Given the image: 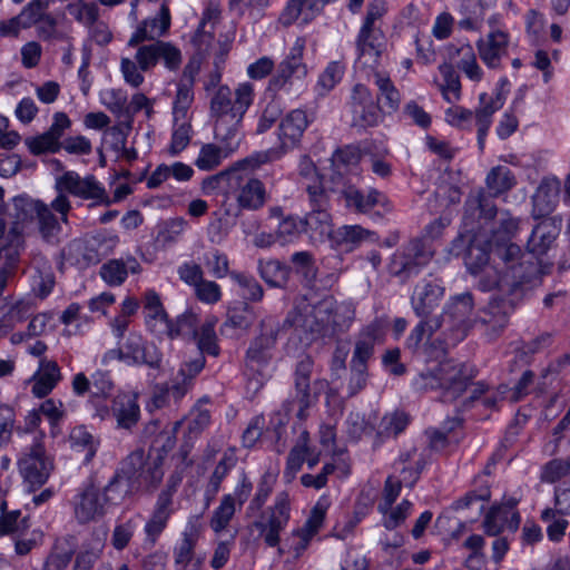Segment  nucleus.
Instances as JSON below:
<instances>
[{
    "label": "nucleus",
    "mask_w": 570,
    "mask_h": 570,
    "mask_svg": "<svg viewBox=\"0 0 570 570\" xmlns=\"http://www.w3.org/2000/svg\"><path fill=\"white\" fill-rule=\"evenodd\" d=\"M520 255L517 244L493 245L473 238L464 252L468 271L479 276L478 288L482 292L497 289L476 321L485 326L490 338L499 337L509 324L511 314L525 295L538 285V264L531 256Z\"/></svg>",
    "instance_id": "1"
},
{
    "label": "nucleus",
    "mask_w": 570,
    "mask_h": 570,
    "mask_svg": "<svg viewBox=\"0 0 570 570\" xmlns=\"http://www.w3.org/2000/svg\"><path fill=\"white\" fill-rule=\"evenodd\" d=\"M281 157L274 148L255 153L238 161L237 175L232 177L229 195L236 200L239 210L256 212L265 206L269 199L265 185L258 178L250 176L246 169H255L263 164Z\"/></svg>",
    "instance_id": "2"
},
{
    "label": "nucleus",
    "mask_w": 570,
    "mask_h": 570,
    "mask_svg": "<svg viewBox=\"0 0 570 570\" xmlns=\"http://www.w3.org/2000/svg\"><path fill=\"white\" fill-rule=\"evenodd\" d=\"M53 212L51 203L48 205L40 199H33L26 195L16 196L12 199V208L9 213L12 227L8 234L22 237L23 232L37 222V228L42 240L48 244H56L61 232V220Z\"/></svg>",
    "instance_id": "3"
},
{
    "label": "nucleus",
    "mask_w": 570,
    "mask_h": 570,
    "mask_svg": "<svg viewBox=\"0 0 570 570\" xmlns=\"http://www.w3.org/2000/svg\"><path fill=\"white\" fill-rule=\"evenodd\" d=\"M55 189L58 195L51 202V208L60 215L62 224H68V214L71 210V203L67 194L82 199H91L95 205L108 206L111 203L104 186L92 175L80 177L76 171H65L56 178Z\"/></svg>",
    "instance_id": "4"
},
{
    "label": "nucleus",
    "mask_w": 570,
    "mask_h": 570,
    "mask_svg": "<svg viewBox=\"0 0 570 570\" xmlns=\"http://www.w3.org/2000/svg\"><path fill=\"white\" fill-rule=\"evenodd\" d=\"M215 322L207 321L197 332V337L194 341L197 344L198 353L195 357L185 361L177 374L173 377L171 385L168 387V394L176 401L180 400L193 386L194 379L202 372L205 366V356L207 353L217 356L219 347L217 345V336L215 333Z\"/></svg>",
    "instance_id": "5"
},
{
    "label": "nucleus",
    "mask_w": 570,
    "mask_h": 570,
    "mask_svg": "<svg viewBox=\"0 0 570 570\" xmlns=\"http://www.w3.org/2000/svg\"><path fill=\"white\" fill-rule=\"evenodd\" d=\"M470 377L463 372V365L453 361L441 362L433 371L421 372L414 380L417 391L441 389V401L454 402L465 392Z\"/></svg>",
    "instance_id": "6"
},
{
    "label": "nucleus",
    "mask_w": 570,
    "mask_h": 570,
    "mask_svg": "<svg viewBox=\"0 0 570 570\" xmlns=\"http://www.w3.org/2000/svg\"><path fill=\"white\" fill-rule=\"evenodd\" d=\"M289 519L291 500L288 493L283 491L276 494L274 504L264 510L253 522V528L258 531L267 547H277L278 553L282 556L285 551L279 547L281 533L288 524Z\"/></svg>",
    "instance_id": "7"
},
{
    "label": "nucleus",
    "mask_w": 570,
    "mask_h": 570,
    "mask_svg": "<svg viewBox=\"0 0 570 570\" xmlns=\"http://www.w3.org/2000/svg\"><path fill=\"white\" fill-rule=\"evenodd\" d=\"M473 308V296L469 292L455 295L448 302L443 313L439 317L442 321V326H445L446 332L450 333L449 344H458L461 342L473 324L480 325L483 328V333H485V326L476 322L480 314L474 321L471 320L470 316ZM484 335L491 340L487 334Z\"/></svg>",
    "instance_id": "8"
},
{
    "label": "nucleus",
    "mask_w": 570,
    "mask_h": 570,
    "mask_svg": "<svg viewBox=\"0 0 570 570\" xmlns=\"http://www.w3.org/2000/svg\"><path fill=\"white\" fill-rule=\"evenodd\" d=\"M432 253L421 239H412L401 249L396 250L389 263V273L401 284L419 276L422 268L429 264Z\"/></svg>",
    "instance_id": "9"
},
{
    "label": "nucleus",
    "mask_w": 570,
    "mask_h": 570,
    "mask_svg": "<svg viewBox=\"0 0 570 570\" xmlns=\"http://www.w3.org/2000/svg\"><path fill=\"white\" fill-rule=\"evenodd\" d=\"M314 362L311 356H304L296 365L294 390L295 394L284 403L287 414L297 407L296 416L305 420L306 410L316 401V396L311 393V374Z\"/></svg>",
    "instance_id": "10"
},
{
    "label": "nucleus",
    "mask_w": 570,
    "mask_h": 570,
    "mask_svg": "<svg viewBox=\"0 0 570 570\" xmlns=\"http://www.w3.org/2000/svg\"><path fill=\"white\" fill-rule=\"evenodd\" d=\"M19 470L30 490L43 485L53 470V461L41 443L31 445L19 460Z\"/></svg>",
    "instance_id": "11"
},
{
    "label": "nucleus",
    "mask_w": 570,
    "mask_h": 570,
    "mask_svg": "<svg viewBox=\"0 0 570 570\" xmlns=\"http://www.w3.org/2000/svg\"><path fill=\"white\" fill-rule=\"evenodd\" d=\"M352 126L366 129L382 121L381 105L375 102L370 89L356 83L351 94Z\"/></svg>",
    "instance_id": "12"
},
{
    "label": "nucleus",
    "mask_w": 570,
    "mask_h": 570,
    "mask_svg": "<svg viewBox=\"0 0 570 570\" xmlns=\"http://www.w3.org/2000/svg\"><path fill=\"white\" fill-rule=\"evenodd\" d=\"M135 59L142 71H149L158 61H163L169 70H177L181 63V52L170 42L156 40L149 45L140 46Z\"/></svg>",
    "instance_id": "13"
},
{
    "label": "nucleus",
    "mask_w": 570,
    "mask_h": 570,
    "mask_svg": "<svg viewBox=\"0 0 570 570\" xmlns=\"http://www.w3.org/2000/svg\"><path fill=\"white\" fill-rule=\"evenodd\" d=\"M508 85L505 79L500 81L499 87L491 95L482 92L479 96V107L474 111L475 124L478 127V145L482 150L484 148L485 137L492 124V116L500 110L505 101L508 91L504 87Z\"/></svg>",
    "instance_id": "14"
},
{
    "label": "nucleus",
    "mask_w": 570,
    "mask_h": 570,
    "mask_svg": "<svg viewBox=\"0 0 570 570\" xmlns=\"http://www.w3.org/2000/svg\"><path fill=\"white\" fill-rule=\"evenodd\" d=\"M125 364L129 366L147 365L150 368H159L161 364V353L144 337L131 332L122 343Z\"/></svg>",
    "instance_id": "15"
},
{
    "label": "nucleus",
    "mask_w": 570,
    "mask_h": 570,
    "mask_svg": "<svg viewBox=\"0 0 570 570\" xmlns=\"http://www.w3.org/2000/svg\"><path fill=\"white\" fill-rule=\"evenodd\" d=\"M70 126L71 121L65 112H56L53 122L47 131L26 139L29 151L35 156L58 153L60 150V139Z\"/></svg>",
    "instance_id": "16"
},
{
    "label": "nucleus",
    "mask_w": 570,
    "mask_h": 570,
    "mask_svg": "<svg viewBox=\"0 0 570 570\" xmlns=\"http://www.w3.org/2000/svg\"><path fill=\"white\" fill-rule=\"evenodd\" d=\"M281 324L274 317H265L259 323V335L249 344L246 356L247 361L256 364H265L272 357V350L275 347Z\"/></svg>",
    "instance_id": "17"
},
{
    "label": "nucleus",
    "mask_w": 570,
    "mask_h": 570,
    "mask_svg": "<svg viewBox=\"0 0 570 570\" xmlns=\"http://www.w3.org/2000/svg\"><path fill=\"white\" fill-rule=\"evenodd\" d=\"M243 94L246 101L244 106L245 114L253 101V86L248 82L240 83L235 90V99H233L232 90L227 86H219L210 101L213 116H215L216 119L235 116V108L239 105Z\"/></svg>",
    "instance_id": "18"
},
{
    "label": "nucleus",
    "mask_w": 570,
    "mask_h": 570,
    "mask_svg": "<svg viewBox=\"0 0 570 570\" xmlns=\"http://www.w3.org/2000/svg\"><path fill=\"white\" fill-rule=\"evenodd\" d=\"M444 295V287L436 279H423L414 288L411 305L420 318L433 317L432 312L439 306Z\"/></svg>",
    "instance_id": "19"
},
{
    "label": "nucleus",
    "mask_w": 570,
    "mask_h": 570,
    "mask_svg": "<svg viewBox=\"0 0 570 570\" xmlns=\"http://www.w3.org/2000/svg\"><path fill=\"white\" fill-rule=\"evenodd\" d=\"M243 97L245 96L243 95ZM245 99L240 98L239 105L235 108V116L218 118L215 121V137L222 142V147L225 148V156H229L235 151L242 140L240 124L245 115Z\"/></svg>",
    "instance_id": "20"
},
{
    "label": "nucleus",
    "mask_w": 570,
    "mask_h": 570,
    "mask_svg": "<svg viewBox=\"0 0 570 570\" xmlns=\"http://www.w3.org/2000/svg\"><path fill=\"white\" fill-rule=\"evenodd\" d=\"M304 41L302 39H297L294 46L291 48L289 53L278 65L277 72L271 80L272 87L281 89L288 82L289 79H302L307 75V68L302 61Z\"/></svg>",
    "instance_id": "21"
},
{
    "label": "nucleus",
    "mask_w": 570,
    "mask_h": 570,
    "mask_svg": "<svg viewBox=\"0 0 570 570\" xmlns=\"http://www.w3.org/2000/svg\"><path fill=\"white\" fill-rule=\"evenodd\" d=\"M559 234V227L551 219H543L532 230L528 239V253L520 255L515 263L523 256H531L539 265L538 256L543 255L550 248ZM540 279V269L538 268V281Z\"/></svg>",
    "instance_id": "22"
},
{
    "label": "nucleus",
    "mask_w": 570,
    "mask_h": 570,
    "mask_svg": "<svg viewBox=\"0 0 570 570\" xmlns=\"http://www.w3.org/2000/svg\"><path fill=\"white\" fill-rule=\"evenodd\" d=\"M170 27V12L166 2L160 7L157 17L144 20L128 41V46L136 47L147 40H155L167 32Z\"/></svg>",
    "instance_id": "23"
},
{
    "label": "nucleus",
    "mask_w": 570,
    "mask_h": 570,
    "mask_svg": "<svg viewBox=\"0 0 570 570\" xmlns=\"http://www.w3.org/2000/svg\"><path fill=\"white\" fill-rule=\"evenodd\" d=\"M508 43L507 32L501 29L490 30L489 35L476 43L481 60L490 68H498L507 52Z\"/></svg>",
    "instance_id": "24"
},
{
    "label": "nucleus",
    "mask_w": 570,
    "mask_h": 570,
    "mask_svg": "<svg viewBox=\"0 0 570 570\" xmlns=\"http://www.w3.org/2000/svg\"><path fill=\"white\" fill-rule=\"evenodd\" d=\"M326 513V505L322 502H317L312 509L311 515L302 528H298L292 532V538L297 539V542L291 544V549L294 551V557L299 558L309 544L311 539L317 533L321 525L323 524Z\"/></svg>",
    "instance_id": "25"
},
{
    "label": "nucleus",
    "mask_w": 570,
    "mask_h": 570,
    "mask_svg": "<svg viewBox=\"0 0 570 570\" xmlns=\"http://www.w3.org/2000/svg\"><path fill=\"white\" fill-rule=\"evenodd\" d=\"M307 116L305 111L296 109L291 111L279 125V139L282 146L277 149L281 156L288 147L294 146L302 137L307 127Z\"/></svg>",
    "instance_id": "26"
},
{
    "label": "nucleus",
    "mask_w": 570,
    "mask_h": 570,
    "mask_svg": "<svg viewBox=\"0 0 570 570\" xmlns=\"http://www.w3.org/2000/svg\"><path fill=\"white\" fill-rule=\"evenodd\" d=\"M105 503L98 490L89 487L78 495V500L75 503V515L80 523L92 521L104 515Z\"/></svg>",
    "instance_id": "27"
},
{
    "label": "nucleus",
    "mask_w": 570,
    "mask_h": 570,
    "mask_svg": "<svg viewBox=\"0 0 570 570\" xmlns=\"http://www.w3.org/2000/svg\"><path fill=\"white\" fill-rule=\"evenodd\" d=\"M111 411L119 428L131 429L137 424L140 417L137 395L131 393H119L112 401Z\"/></svg>",
    "instance_id": "28"
},
{
    "label": "nucleus",
    "mask_w": 570,
    "mask_h": 570,
    "mask_svg": "<svg viewBox=\"0 0 570 570\" xmlns=\"http://www.w3.org/2000/svg\"><path fill=\"white\" fill-rule=\"evenodd\" d=\"M356 48L360 59H365V63L375 65L384 49V35L377 28L366 29L365 32L361 28Z\"/></svg>",
    "instance_id": "29"
},
{
    "label": "nucleus",
    "mask_w": 570,
    "mask_h": 570,
    "mask_svg": "<svg viewBox=\"0 0 570 570\" xmlns=\"http://www.w3.org/2000/svg\"><path fill=\"white\" fill-rule=\"evenodd\" d=\"M379 338L380 325L377 323L374 322L364 327L356 338L350 364L367 366V362L374 355V347Z\"/></svg>",
    "instance_id": "30"
},
{
    "label": "nucleus",
    "mask_w": 570,
    "mask_h": 570,
    "mask_svg": "<svg viewBox=\"0 0 570 570\" xmlns=\"http://www.w3.org/2000/svg\"><path fill=\"white\" fill-rule=\"evenodd\" d=\"M61 380L60 367L57 362L41 358L39 368L33 375L32 393L37 397L47 396Z\"/></svg>",
    "instance_id": "31"
},
{
    "label": "nucleus",
    "mask_w": 570,
    "mask_h": 570,
    "mask_svg": "<svg viewBox=\"0 0 570 570\" xmlns=\"http://www.w3.org/2000/svg\"><path fill=\"white\" fill-rule=\"evenodd\" d=\"M147 325L153 332L167 333L171 335V323L165 312L158 294L149 291L145 296V305Z\"/></svg>",
    "instance_id": "32"
},
{
    "label": "nucleus",
    "mask_w": 570,
    "mask_h": 570,
    "mask_svg": "<svg viewBox=\"0 0 570 570\" xmlns=\"http://www.w3.org/2000/svg\"><path fill=\"white\" fill-rule=\"evenodd\" d=\"M373 81L379 90L375 102H377L379 105L382 102V112L391 115L397 111L401 104V94L394 86L390 77L384 76L380 72H375L373 75Z\"/></svg>",
    "instance_id": "33"
},
{
    "label": "nucleus",
    "mask_w": 570,
    "mask_h": 570,
    "mask_svg": "<svg viewBox=\"0 0 570 570\" xmlns=\"http://www.w3.org/2000/svg\"><path fill=\"white\" fill-rule=\"evenodd\" d=\"M8 244L0 249V276H2L6 282H8L9 277L14 275L20 262V255L24 248L22 237L8 234Z\"/></svg>",
    "instance_id": "34"
},
{
    "label": "nucleus",
    "mask_w": 570,
    "mask_h": 570,
    "mask_svg": "<svg viewBox=\"0 0 570 570\" xmlns=\"http://www.w3.org/2000/svg\"><path fill=\"white\" fill-rule=\"evenodd\" d=\"M140 487L128 478L116 472L104 489V501L110 504H119L125 498L132 494Z\"/></svg>",
    "instance_id": "35"
},
{
    "label": "nucleus",
    "mask_w": 570,
    "mask_h": 570,
    "mask_svg": "<svg viewBox=\"0 0 570 570\" xmlns=\"http://www.w3.org/2000/svg\"><path fill=\"white\" fill-rule=\"evenodd\" d=\"M305 233L312 238H323L332 233V216L328 209H312L302 218Z\"/></svg>",
    "instance_id": "36"
},
{
    "label": "nucleus",
    "mask_w": 570,
    "mask_h": 570,
    "mask_svg": "<svg viewBox=\"0 0 570 570\" xmlns=\"http://www.w3.org/2000/svg\"><path fill=\"white\" fill-rule=\"evenodd\" d=\"M334 312V301L332 298H324L313 306L312 316L314 324L309 325L313 333L327 335L331 334V325H340L332 318Z\"/></svg>",
    "instance_id": "37"
},
{
    "label": "nucleus",
    "mask_w": 570,
    "mask_h": 570,
    "mask_svg": "<svg viewBox=\"0 0 570 570\" xmlns=\"http://www.w3.org/2000/svg\"><path fill=\"white\" fill-rule=\"evenodd\" d=\"M559 196V183L558 181H542L533 196L534 210L540 216L550 214Z\"/></svg>",
    "instance_id": "38"
},
{
    "label": "nucleus",
    "mask_w": 570,
    "mask_h": 570,
    "mask_svg": "<svg viewBox=\"0 0 570 570\" xmlns=\"http://www.w3.org/2000/svg\"><path fill=\"white\" fill-rule=\"evenodd\" d=\"M258 273L272 287H284L289 278L291 268L277 259L259 261Z\"/></svg>",
    "instance_id": "39"
},
{
    "label": "nucleus",
    "mask_w": 570,
    "mask_h": 570,
    "mask_svg": "<svg viewBox=\"0 0 570 570\" xmlns=\"http://www.w3.org/2000/svg\"><path fill=\"white\" fill-rule=\"evenodd\" d=\"M361 157L362 153L357 146L347 145L333 154L332 167L347 170L358 177Z\"/></svg>",
    "instance_id": "40"
},
{
    "label": "nucleus",
    "mask_w": 570,
    "mask_h": 570,
    "mask_svg": "<svg viewBox=\"0 0 570 570\" xmlns=\"http://www.w3.org/2000/svg\"><path fill=\"white\" fill-rule=\"evenodd\" d=\"M335 240L341 245H346L350 249L365 239L376 242L379 237L374 232L365 229L358 225H345L340 227L334 235Z\"/></svg>",
    "instance_id": "41"
},
{
    "label": "nucleus",
    "mask_w": 570,
    "mask_h": 570,
    "mask_svg": "<svg viewBox=\"0 0 570 570\" xmlns=\"http://www.w3.org/2000/svg\"><path fill=\"white\" fill-rule=\"evenodd\" d=\"M147 464L144 450L131 452L120 464L118 473L141 487V476Z\"/></svg>",
    "instance_id": "42"
},
{
    "label": "nucleus",
    "mask_w": 570,
    "mask_h": 570,
    "mask_svg": "<svg viewBox=\"0 0 570 570\" xmlns=\"http://www.w3.org/2000/svg\"><path fill=\"white\" fill-rule=\"evenodd\" d=\"M441 327L442 321L440 317L421 318L419 324L412 330L410 336L407 337V347L412 351H416L420 347L421 342L423 341V337L425 335H428L430 338L432 334L440 330Z\"/></svg>",
    "instance_id": "43"
},
{
    "label": "nucleus",
    "mask_w": 570,
    "mask_h": 570,
    "mask_svg": "<svg viewBox=\"0 0 570 570\" xmlns=\"http://www.w3.org/2000/svg\"><path fill=\"white\" fill-rule=\"evenodd\" d=\"M514 185V177L509 168L498 166L487 176V186L493 196L508 191Z\"/></svg>",
    "instance_id": "44"
},
{
    "label": "nucleus",
    "mask_w": 570,
    "mask_h": 570,
    "mask_svg": "<svg viewBox=\"0 0 570 570\" xmlns=\"http://www.w3.org/2000/svg\"><path fill=\"white\" fill-rule=\"evenodd\" d=\"M424 468L425 462L422 460L417 462V468L414 471L413 476L411 479H407V476L405 475V469L401 470V478L395 482L393 481L392 476H389L384 485V499L392 501L394 503L400 494L402 484L412 488L419 480V476Z\"/></svg>",
    "instance_id": "45"
},
{
    "label": "nucleus",
    "mask_w": 570,
    "mask_h": 570,
    "mask_svg": "<svg viewBox=\"0 0 570 570\" xmlns=\"http://www.w3.org/2000/svg\"><path fill=\"white\" fill-rule=\"evenodd\" d=\"M236 464V458L233 453H224L223 458L217 463L206 490L208 501L213 499L220 488L222 481L228 474L230 469Z\"/></svg>",
    "instance_id": "46"
},
{
    "label": "nucleus",
    "mask_w": 570,
    "mask_h": 570,
    "mask_svg": "<svg viewBox=\"0 0 570 570\" xmlns=\"http://www.w3.org/2000/svg\"><path fill=\"white\" fill-rule=\"evenodd\" d=\"M303 233H305V230L302 218L294 215L283 217L276 229L278 243L282 245L294 242Z\"/></svg>",
    "instance_id": "47"
},
{
    "label": "nucleus",
    "mask_w": 570,
    "mask_h": 570,
    "mask_svg": "<svg viewBox=\"0 0 570 570\" xmlns=\"http://www.w3.org/2000/svg\"><path fill=\"white\" fill-rule=\"evenodd\" d=\"M509 514L508 507H492L483 521L485 533L491 537L499 535L507 528Z\"/></svg>",
    "instance_id": "48"
},
{
    "label": "nucleus",
    "mask_w": 570,
    "mask_h": 570,
    "mask_svg": "<svg viewBox=\"0 0 570 570\" xmlns=\"http://www.w3.org/2000/svg\"><path fill=\"white\" fill-rule=\"evenodd\" d=\"M353 177H355L352 173L332 167V174L328 178H323L321 181L327 186L333 195H341L345 197L348 189H351L353 184Z\"/></svg>",
    "instance_id": "49"
},
{
    "label": "nucleus",
    "mask_w": 570,
    "mask_h": 570,
    "mask_svg": "<svg viewBox=\"0 0 570 570\" xmlns=\"http://www.w3.org/2000/svg\"><path fill=\"white\" fill-rule=\"evenodd\" d=\"M492 194L488 195L483 190L476 191L474 195H471L465 203L466 213H474L479 210L480 216L485 219H492L497 215V207L492 199Z\"/></svg>",
    "instance_id": "50"
},
{
    "label": "nucleus",
    "mask_w": 570,
    "mask_h": 570,
    "mask_svg": "<svg viewBox=\"0 0 570 570\" xmlns=\"http://www.w3.org/2000/svg\"><path fill=\"white\" fill-rule=\"evenodd\" d=\"M255 321V313L247 303L229 308L224 326L248 330Z\"/></svg>",
    "instance_id": "51"
},
{
    "label": "nucleus",
    "mask_w": 570,
    "mask_h": 570,
    "mask_svg": "<svg viewBox=\"0 0 570 570\" xmlns=\"http://www.w3.org/2000/svg\"><path fill=\"white\" fill-rule=\"evenodd\" d=\"M234 497L226 494L222 498L219 507L214 511L210 527L215 532L224 530L235 513Z\"/></svg>",
    "instance_id": "52"
},
{
    "label": "nucleus",
    "mask_w": 570,
    "mask_h": 570,
    "mask_svg": "<svg viewBox=\"0 0 570 570\" xmlns=\"http://www.w3.org/2000/svg\"><path fill=\"white\" fill-rule=\"evenodd\" d=\"M117 242L116 237H105V236H92L86 240V253L83 255L85 259L89 263H98L100 262L102 256L108 255L109 253V244L112 246Z\"/></svg>",
    "instance_id": "53"
},
{
    "label": "nucleus",
    "mask_w": 570,
    "mask_h": 570,
    "mask_svg": "<svg viewBox=\"0 0 570 570\" xmlns=\"http://www.w3.org/2000/svg\"><path fill=\"white\" fill-rule=\"evenodd\" d=\"M225 148L214 144H206L202 147L195 165L202 170H212L216 168L226 158Z\"/></svg>",
    "instance_id": "54"
},
{
    "label": "nucleus",
    "mask_w": 570,
    "mask_h": 570,
    "mask_svg": "<svg viewBox=\"0 0 570 570\" xmlns=\"http://www.w3.org/2000/svg\"><path fill=\"white\" fill-rule=\"evenodd\" d=\"M343 75L344 67L340 62H330L318 78L316 85V90L318 95L324 96L328 91H331L336 86V83L341 81Z\"/></svg>",
    "instance_id": "55"
},
{
    "label": "nucleus",
    "mask_w": 570,
    "mask_h": 570,
    "mask_svg": "<svg viewBox=\"0 0 570 570\" xmlns=\"http://www.w3.org/2000/svg\"><path fill=\"white\" fill-rule=\"evenodd\" d=\"M29 311V303L22 301L9 306L8 311L0 320V332L6 334L13 328L17 323L23 322L27 318Z\"/></svg>",
    "instance_id": "56"
},
{
    "label": "nucleus",
    "mask_w": 570,
    "mask_h": 570,
    "mask_svg": "<svg viewBox=\"0 0 570 570\" xmlns=\"http://www.w3.org/2000/svg\"><path fill=\"white\" fill-rule=\"evenodd\" d=\"M346 434L350 440L357 442L363 435L371 434L374 426L358 412H351L345 421Z\"/></svg>",
    "instance_id": "57"
},
{
    "label": "nucleus",
    "mask_w": 570,
    "mask_h": 570,
    "mask_svg": "<svg viewBox=\"0 0 570 570\" xmlns=\"http://www.w3.org/2000/svg\"><path fill=\"white\" fill-rule=\"evenodd\" d=\"M275 478L269 472H265L257 484L254 498L250 500L247 510L249 512L259 511L273 491Z\"/></svg>",
    "instance_id": "58"
},
{
    "label": "nucleus",
    "mask_w": 570,
    "mask_h": 570,
    "mask_svg": "<svg viewBox=\"0 0 570 570\" xmlns=\"http://www.w3.org/2000/svg\"><path fill=\"white\" fill-rule=\"evenodd\" d=\"M519 222L508 214H502L500 218V225L497 229H494L493 235L490 242L493 245L498 244H513L511 238L515 235L518 230Z\"/></svg>",
    "instance_id": "59"
},
{
    "label": "nucleus",
    "mask_w": 570,
    "mask_h": 570,
    "mask_svg": "<svg viewBox=\"0 0 570 570\" xmlns=\"http://www.w3.org/2000/svg\"><path fill=\"white\" fill-rule=\"evenodd\" d=\"M230 277L242 287L244 288V298L259 302L264 296V291L261 284L250 275H246L243 273L232 272Z\"/></svg>",
    "instance_id": "60"
},
{
    "label": "nucleus",
    "mask_w": 570,
    "mask_h": 570,
    "mask_svg": "<svg viewBox=\"0 0 570 570\" xmlns=\"http://www.w3.org/2000/svg\"><path fill=\"white\" fill-rule=\"evenodd\" d=\"M196 540L191 534L184 532L180 543L174 549L175 566H186L191 561H196L200 556H195Z\"/></svg>",
    "instance_id": "61"
},
{
    "label": "nucleus",
    "mask_w": 570,
    "mask_h": 570,
    "mask_svg": "<svg viewBox=\"0 0 570 570\" xmlns=\"http://www.w3.org/2000/svg\"><path fill=\"white\" fill-rule=\"evenodd\" d=\"M440 71L445 80V85L441 87L444 99L448 100L449 102L459 99L461 83L459 76L455 73L452 66L443 65L440 67Z\"/></svg>",
    "instance_id": "62"
},
{
    "label": "nucleus",
    "mask_w": 570,
    "mask_h": 570,
    "mask_svg": "<svg viewBox=\"0 0 570 570\" xmlns=\"http://www.w3.org/2000/svg\"><path fill=\"white\" fill-rule=\"evenodd\" d=\"M306 193L312 209H328L331 190L322 181L307 185Z\"/></svg>",
    "instance_id": "63"
},
{
    "label": "nucleus",
    "mask_w": 570,
    "mask_h": 570,
    "mask_svg": "<svg viewBox=\"0 0 570 570\" xmlns=\"http://www.w3.org/2000/svg\"><path fill=\"white\" fill-rule=\"evenodd\" d=\"M291 263L297 273L302 274L308 282L316 278V266L313 255L309 252H296L291 257Z\"/></svg>",
    "instance_id": "64"
}]
</instances>
